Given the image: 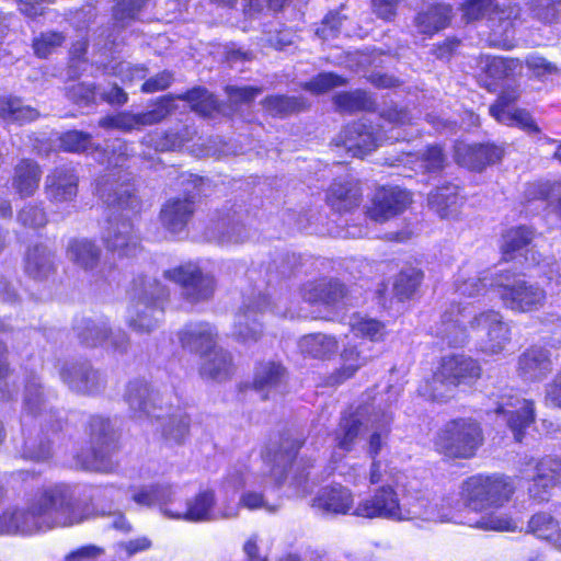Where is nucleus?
<instances>
[{"instance_id": "f257e3e1", "label": "nucleus", "mask_w": 561, "mask_h": 561, "mask_svg": "<svg viewBox=\"0 0 561 561\" xmlns=\"http://www.w3.org/2000/svg\"><path fill=\"white\" fill-rule=\"evenodd\" d=\"M87 518V507L70 486L56 484L38 490L27 508H8L0 515V534H32L68 527Z\"/></svg>"}, {"instance_id": "f03ea898", "label": "nucleus", "mask_w": 561, "mask_h": 561, "mask_svg": "<svg viewBox=\"0 0 561 561\" xmlns=\"http://www.w3.org/2000/svg\"><path fill=\"white\" fill-rule=\"evenodd\" d=\"M470 330L484 331L479 347L486 355L501 354L511 343V328L499 311L476 312L471 306L455 302L444 310L436 334L450 346H460Z\"/></svg>"}, {"instance_id": "7ed1b4c3", "label": "nucleus", "mask_w": 561, "mask_h": 561, "mask_svg": "<svg viewBox=\"0 0 561 561\" xmlns=\"http://www.w3.org/2000/svg\"><path fill=\"white\" fill-rule=\"evenodd\" d=\"M483 443L480 424L470 417H460L447 422L437 433L436 448L447 457L469 459Z\"/></svg>"}, {"instance_id": "20e7f679", "label": "nucleus", "mask_w": 561, "mask_h": 561, "mask_svg": "<svg viewBox=\"0 0 561 561\" xmlns=\"http://www.w3.org/2000/svg\"><path fill=\"white\" fill-rule=\"evenodd\" d=\"M515 488L508 477L477 474L461 485V497L473 511L502 506L513 495Z\"/></svg>"}, {"instance_id": "39448f33", "label": "nucleus", "mask_w": 561, "mask_h": 561, "mask_svg": "<svg viewBox=\"0 0 561 561\" xmlns=\"http://www.w3.org/2000/svg\"><path fill=\"white\" fill-rule=\"evenodd\" d=\"M491 287L502 300L504 307L518 312L535 311L543 307L547 294L537 284L515 278L510 273L494 277Z\"/></svg>"}, {"instance_id": "423d86ee", "label": "nucleus", "mask_w": 561, "mask_h": 561, "mask_svg": "<svg viewBox=\"0 0 561 561\" xmlns=\"http://www.w3.org/2000/svg\"><path fill=\"white\" fill-rule=\"evenodd\" d=\"M139 298L129 309L128 324L138 333L153 331L163 314L159 300L167 296V288L154 278H139Z\"/></svg>"}, {"instance_id": "0eeeda50", "label": "nucleus", "mask_w": 561, "mask_h": 561, "mask_svg": "<svg viewBox=\"0 0 561 561\" xmlns=\"http://www.w3.org/2000/svg\"><path fill=\"white\" fill-rule=\"evenodd\" d=\"M91 456H78V463L85 470L108 472L114 468L111 460L116 449V437L111 423L102 416H92L89 422Z\"/></svg>"}, {"instance_id": "6e6552de", "label": "nucleus", "mask_w": 561, "mask_h": 561, "mask_svg": "<svg viewBox=\"0 0 561 561\" xmlns=\"http://www.w3.org/2000/svg\"><path fill=\"white\" fill-rule=\"evenodd\" d=\"M364 518H385L392 520H410L411 516L424 515L416 510H408L407 504H400L397 492L390 485L375 490L370 497L360 501L352 513Z\"/></svg>"}, {"instance_id": "1a4fd4ad", "label": "nucleus", "mask_w": 561, "mask_h": 561, "mask_svg": "<svg viewBox=\"0 0 561 561\" xmlns=\"http://www.w3.org/2000/svg\"><path fill=\"white\" fill-rule=\"evenodd\" d=\"M163 275L167 279L180 285L183 298L191 304L208 300L214 295V277L204 274L198 266L192 263L164 271Z\"/></svg>"}, {"instance_id": "9d476101", "label": "nucleus", "mask_w": 561, "mask_h": 561, "mask_svg": "<svg viewBox=\"0 0 561 561\" xmlns=\"http://www.w3.org/2000/svg\"><path fill=\"white\" fill-rule=\"evenodd\" d=\"M533 465L535 472H528V468L522 469V474L531 478L528 488L530 497L539 502L547 501L550 491L561 483V458L557 456H545L539 460L531 459L526 467Z\"/></svg>"}, {"instance_id": "9b49d317", "label": "nucleus", "mask_w": 561, "mask_h": 561, "mask_svg": "<svg viewBox=\"0 0 561 561\" xmlns=\"http://www.w3.org/2000/svg\"><path fill=\"white\" fill-rule=\"evenodd\" d=\"M171 96L161 98L151 110L142 113L122 112L113 116H105L100 119L99 125L103 128H116L123 131L139 129L160 123L172 112Z\"/></svg>"}, {"instance_id": "f8f14e48", "label": "nucleus", "mask_w": 561, "mask_h": 561, "mask_svg": "<svg viewBox=\"0 0 561 561\" xmlns=\"http://www.w3.org/2000/svg\"><path fill=\"white\" fill-rule=\"evenodd\" d=\"M80 342L87 346L107 344L114 351L124 353L128 348V336L125 332L113 331L104 319H82L75 327Z\"/></svg>"}, {"instance_id": "ddd939ff", "label": "nucleus", "mask_w": 561, "mask_h": 561, "mask_svg": "<svg viewBox=\"0 0 561 561\" xmlns=\"http://www.w3.org/2000/svg\"><path fill=\"white\" fill-rule=\"evenodd\" d=\"M383 136L378 128L364 121L347 125L339 137L336 146H342L353 157L364 158L381 145Z\"/></svg>"}, {"instance_id": "4468645a", "label": "nucleus", "mask_w": 561, "mask_h": 561, "mask_svg": "<svg viewBox=\"0 0 561 561\" xmlns=\"http://www.w3.org/2000/svg\"><path fill=\"white\" fill-rule=\"evenodd\" d=\"M121 173V171H111L103 174L96 182V193L108 206L137 210L140 206V201L135 195L133 185L126 183Z\"/></svg>"}, {"instance_id": "2eb2a0df", "label": "nucleus", "mask_w": 561, "mask_h": 561, "mask_svg": "<svg viewBox=\"0 0 561 561\" xmlns=\"http://www.w3.org/2000/svg\"><path fill=\"white\" fill-rule=\"evenodd\" d=\"M494 412L505 416L516 442H522L525 430L535 421L534 402L518 396H503Z\"/></svg>"}, {"instance_id": "dca6fc26", "label": "nucleus", "mask_w": 561, "mask_h": 561, "mask_svg": "<svg viewBox=\"0 0 561 561\" xmlns=\"http://www.w3.org/2000/svg\"><path fill=\"white\" fill-rule=\"evenodd\" d=\"M376 407H381V404L380 402L376 403V399H374L373 402H365L356 411L341 417L335 432V442L340 449L348 453L354 448L362 428L369 426L368 417L373 416V408Z\"/></svg>"}, {"instance_id": "f3484780", "label": "nucleus", "mask_w": 561, "mask_h": 561, "mask_svg": "<svg viewBox=\"0 0 561 561\" xmlns=\"http://www.w3.org/2000/svg\"><path fill=\"white\" fill-rule=\"evenodd\" d=\"M79 175L72 167H57L45 179V194L54 204L70 203L78 195Z\"/></svg>"}, {"instance_id": "a211bd4d", "label": "nucleus", "mask_w": 561, "mask_h": 561, "mask_svg": "<svg viewBox=\"0 0 561 561\" xmlns=\"http://www.w3.org/2000/svg\"><path fill=\"white\" fill-rule=\"evenodd\" d=\"M411 203L410 193L400 187H382L376 192L367 216L377 222H383L402 213Z\"/></svg>"}, {"instance_id": "6ab92c4d", "label": "nucleus", "mask_w": 561, "mask_h": 561, "mask_svg": "<svg viewBox=\"0 0 561 561\" xmlns=\"http://www.w3.org/2000/svg\"><path fill=\"white\" fill-rule=\"evenodd\" d=\"M60 378L71 391L91 394L101 390L105 380L101 373L88 363H66L60 369Z\"/></svg>"}, {"instance_id": "aec40b11", "label": "nucleus", "mask_w": 561, "mask_h": 561, "mask_svg": "<svg viewBox=\"0 0 561 561\" xmlns=\"http://www.w3.org/2000/svg\"><path fill=\"white\" fill-rule=\"evenodd\" d=\"M103 241L110 251L119 256H135L141 250L139 236L129 219L110 221Z\"/></svg>"}, {"instance_id": "412c9836", "label": "nucleus", "mask_w": 561, "mask_h": 561, "mask_svg": "<svg viewBox=\"0 0 561 561\" xmlns=\"http://www.w3.org/2000/svg\"><path fill=\"white\" fill-rule=\"evenodd\" d=\"M550 351L539 345L526 348L518 357L517 374L525 381H540L551 374Z\"/></svg>"}, {"instance_id": "4be33fe9", "label": "nucleus", "mask_w": 561, "mask_h": 561, "mask_svg": "<svg viewBox=\"0 0 561 561\" xmlns=\"http://www.w3.org/2000/svg\"><path fill=\"white\" fill-rule=\"evenodd\" d=\"M440 375L447 377L449 385L456 389L461 383H469L480 377L478 362L465 355H450L442 358Z\"/></svg>"}, {"instance_id": "5701e85b", "label": "nucleus", "mask_w": 561, "mask_h": 561, "mask_svg": "<svg viewBox=\"0 0 561 561\" xmlns=\"http://www.w3.org/2000/svg\"><path fill=\"white\" fill-rule=\"evenodd\" d=\"M215 505V492L206 489L188 499L184 510H179L178 513H167L172 519H183L191 523L211 522L217 519V516L214 514Z\"/></svg>"}, {"instance_id": "b1692460", "label": "nucleus", "mask_w": 561, "mask_h": 561, "mask_svg": "<svg viewBox=\"0 0 561 561\" xmlns=\"http://www.w3.org/2000/svg\"><path fill=\"white\" fill-rule=\"evenodd\" d=\"M56 253L45 243L30 247L24 259L25 273L35 280H45L56 272Z\"/></svg>"}, {"instance_id": "393cba45", "label": "nucleus", "mask_w": 561, "mask_h": 561, "mask_svg": "<svg viewBox=\"0 0 561 561\" xmlns=\"http://www.w3.org/2000/svg\"><path fill=\"white\" fill-rule=\"evenodd\" d=\"M216 336L217 332L209 323L188 324L179 332L182 347L199 354L201 358L217 347Z\"/></svg>"}, {"instance_id": "a878e982", "label": "nucleus", "mask_w": 561, "mask_h": 561, "mask_svg": "<svg viewBox=\"0 0 561 561\" xmlns=\"http://www.w3.org/2000/svg\"><path fill=\"white\" fill-rule=\"evenodd\" d=\"M268 305L265 296L260 297L255 305H248L241 309L234 320V336L243 343L256 342L262 335V325L256 317Z\"/></svg>"}, {"instance_id": "bb28decb", "label": "nucleus", "mask_w": 561, "mask_h": 561, "mask_svg": "<svg viewBox=\"0 0 561 561\" xmlns=\"http://www.w3.org/2000/svg\"><path fill=\"white\" fill-rule=\"evenodd\" d=\"M502 156L503 150L494 145H463L456 149L457 162L473 171H482L486 165L501 160Z\"/></svg>"}, {"instance_id": "cd10ccee", "label": "nucleus", "mask_w": 561, "mask_h": 561, "mask_svg": "<svg viewBox=\"0 0 561 561\" xmlns=\"http://www.w3.org/2000/svg\"><path fill=\"white\" fill-rule=\"evenodd\" d=\"M451 16L453 8L448 4L428 5L416 13L413 26L417 34L431 37L447 27Z\"/></svg>"}, {"instance_id": "c85d7f7f", "label": "nucleus", "mask_w": 561, "mask_h": 561, "mask_svg": "<svg viewBox=\"0 0 561 561\" xmlns=\"http://www.w3.org/2000/svg\"><path fill=\"white\" fill-rule=\"evenodd\" d=\"M353 505V494L344 486L325 488L312 501V507L322 515L347 514Z\"/></svg>"}, {"instance_id": "c756f323", "label": "nucleus", "mask_w": 561, "mask_h": 561, "mask_svg": "<svg viewBox=\"0 0 561 561\" xmlns=\"http://www.w3.org/2000/svg\"><path fill=\"white\" fill-rule=\"evenodd\" d=\"M194 214V201L192 197L170 198L162 206L160 211V220L164 228L171 232L182 231L192 215Z\"/></svg>"}, {"instance_id": "7c9ffc66", "label": "nucleus", "mask_w": 561, "mask_h": 561, "mask_svg": "<svg viewBox=\"0 0 561 561\" xmlns=\"http://www.w3.org/2000/svg\"><path fill=\"white\" fill-rule=\"evenodd\" d=\"M392 413L381 407L373 408V416L368 417L371 433L367 440L366 453L369 458H377L388 444Z\"/></svg>"}, {"instance_id": "2f4dec72", "label": "nucleus", "mask_w": 561, "mask_h": 561, "mask_svg": "<svg viewBox=\"0 0 561 561\" xmlns=\"http://www.w3.org/2000/svg\"><path fill=\"white\" fill-rule=\"evenodd\" d=\"M124 398L135 416L152 415L158 407V393L144 380L130 381Z\"/></svg>"}, {"instance_id": "473e14b6", "label": "nucleus", "mask_w": 561, "mask_h": 561, "mask_svg": "<svg viewBox=\"0 0 561 561\" xmlns=\"http://www.w3.org/2000/svg\"><path fill=\"white\" fill-rule=\"evenodd\" d=\"M301 296L310 304L335 305L346 296V288L339 280L321 279L306 284Z\"/></svg>"}, {"instance_id": "72a5a7b5", "label": "nucleus", "mask_w": 561, "mask_h": 561, "mask_svg": "<svg viewBox=\"0 0 561 561\" xmlns=\"http://www.w3.org/2000/svg\"><path fill=\"white\" fill-rule=\"evenodd\" d=\"M358 182L352 179L335 181L331 184L327 201L332 209L344 213L354 209L360 203Z\"/></svg>"}, {"instance_id": "f704fd0d", "label": "nucleus", "mask_w": 561, "mask_h": 561, "mask_svg": "<svg viewBox=\"0 0 561 561\" xmlns=\"http://www.w3.org/2000/svg\"><path fill=\"white\" fill-rule=\"evenodd\" d=\"M463 204L459 195L458 186L446 184L437 187L428 196V205L440 217L445 219L456 218Z\"/></svg>"}, {"instance_id": "c9c22d12", "label": "nucleus", "mask_w": 561, "mask_h": 561, "mask_svg": "<svg viewBox=\"0 0 561 561\" xmlns=\"http://www.w3.org/2000/svg\"><path fill=\"white\" fill-rule=\"evenodd\" d=\"M70 262L84 271H93L100 263L102 249L87 238L71 239L66 249Z\"/></svg>"}, {"instance_id": "e433bc0d", "label": "nucleus", "mask_w": 561, "mask_h": 561, "mask_svg": "<svg viewBox=\"0 0 561 561\" xmlns=\"http://www.w3.org/2000/svg\"><path fill=\"white\" fill-rule=\"evenodd\" d=\"M201 359L199 374L205 379L222 381L233 374L232 357L224 348L216 347Z\"/></svg>"}, {"instance_id": "4c0bfd02", "label": "nucleus", "mask_w": 561, "mask_h": 561, "mask_svg": "<svg viewBox=\"0 0 561 561\" xmlns=\"http://www.w3.org/2000/svg\"><path fill=\"white\" fill-rule=\"evenodd\" d=\"M42 170L37 162L23 159L14 168L12 187L23 198L34 195L39 186Z\"/></svg>"}, {"instance_id": "58836bf2", "label": "nucleus", "mask_w": 561, "mask_h": 561, "mask_svg": "<svg viewBox=\"0 0 561 561\" xmlns=\"http://www.w3.org/2000/svg\"><path fill=\"white\" fill-rule=\"evenodd\" d=\"M285 367L275 362L259 363L254 370L253 388L260 392L277 390L286 381Z\"/></svg>"}, {"instance_id": "ea45409f", "label": "nucleus", "mask_w": 561, "mask_h": 561, "mask_svg": "<svg viewBox=\"0 0 561 561\" xmlns=\"http://www.w3.org/2000/svg\"><path fill=\"white\" fill-rule=\"evenodd\" d=\"M298 346L306 356L329 359L337 352L339 342L333 335L312 333L302 336L298 342Z\"/></svg>"}, {"instance_id": "a19ab883", "label": "nucleus", "mask_w": 561, "mask_h": 561, "mask_svg": "<svg viewBox=\"0 0 561 561\" xmlns=\"http://www.w3.org/2000/svg\"><path fill=\"white\" fill-rule=\"evenodd\" d=\"M528 531L540 539L553 542L561 550V533L558 520L549 513H537L528 522Z\"/></svg>"}, {"instance_id": "79ce46f5", "label": "nucleus", "mask_w": 561, "mask_h": 561, "mask_svg": "<svg viewBox=\"0 0 561 561\" xmlns=\"http://www.w3.org/2000/svg\"><path fill=\"white\" fill-rule=\"evenodd\" d=\"M414 161H417L420 164V168L423 169L426 172H438L440 171L446 161V156L443 152V149L439 146H430L427 147L421 158H416L415 156L411 153H405L396 161L389 162L390 165H399L401 163H412Z\"/></svg>"}, {"instance_id": "37998d69", "label": "nucleus", "mask_w": 561, "mask_h": 561, "mask_svg": "<svg viewBox=\"0 0 561 561\" xmlns=\"http://www.w3.org/2000/svg\"><path fill=\"white\" fill-rule=\"evenodd\" d=\"M334 105L341 112H373L376 110L375 101L363 90L337 93L333 98Z\"/></svg>"}, {"instance_id": "c03bdc74", "label": "nucleus", "mask_w": 561, "mask_h": 561, "mask_svg": "<svg viewBox=\"0 0 561 561\" xmlns=\"http://www.w3.org/2000/svg\"><path fill=\"white\" fill-rule=\"evenodd\" d=\"M341 367L333 374L335 382H343L367 364V357L355 345L345 346L341 353Z\"/></svg>"}, {"instance_id": "a18cd8bd", "label": "nucleus", "mask_w": 561, "mask_h": 561, "mask_svg": "<svg viewBox=\"0 0 561 561\" xmlns=\"http://www.w3.org/2000/svg\"><path fill=\"white\" fill-rule=\"evenodd\" d=\"M530 16L543 24H557L561 20V0H527Z\"/></svg>"}, {"instance_id": "49530a36", "label": "nucleus", "mask_w": 561, "mask_h": 561, "mask_svg": "<svg viewBox=\"0 0 561 561\" xmlns=\"http://www.w3.org/2000/svg\"><path fill=\"white\" fill-rule=\"evenodd\" d=\"M24 410L33 415L41 414L46 408V396L38 376L31 374L27 378L24 399Z\"/></svg>"}, {"instance_id": "de8ad7c7", "label": "nucleus", "mask_w": 561, "mask_h": 561, "mask_svg": "<svg viewBox=\"0 0 561 561\" xmlns=\"http://www.w3.org/2000/svg\"><path fill=\"white\" fill-rule=\"evenodd\" d=\"M262 105L272 116L285 117L300 112L305 107V102L296 96L272 95L265 98Z\"/></svg>"}, {"instance_id": "09e8293b", "label": "nucleus", "mask_w": 561, "mask_h": 561, "mask_svg": "<svg viewBox=\"0 0 561 561\" xmlns=\"http://www.w3.org/2000/svg\"><path fill=\"white\" fill-rule=\"evenodd\" d=\"M424 274L416 267L402 270L393 284L394 295L403 300L412 297L423 280Z\"/></svg>"}, {"instance_id": "8fccbe9b", "label": "nucleus", "mask_w": 561, "mask_h": 561, "mask_svg": "<svg viewBox=\"0 0 561 561\" xmlns=\"http://www.w3.org/2000/svg\"><path fill=\"white\" fill-rule=\"evenodd\" d=\"M522 61L516 58L499 56L486 57L484 64L485 73L493 79L514 77L522 71Z\"/></svg>"}, {"instance_id": "3c124183", "label": "nucleus", "mask_w": 561, "mask_h": 561, "mask_svg": "<svg viewBox=\"0 0 561 561\" xmlns=\"http://www.w3.org/2000/svg\"><path fill=\"white\" fill-rule=\"evenodd\" d=\"M455 388L449 385L447 377L440 375V367L434 373L430 380L420 386L419 392L430 400H447L453 396Z\"/></svg>"}, {"instance_id": "603ef678", "label": "nucleus", "mask_w": 561, "mask_h": 561, "mask_svg": "<svg viewBox=\"0 0 561 561\" xmlns=\"http://www.w3.org/2000/svg\"><path fill=\"white\" fill-rule=\"evenodd\" d=\"M494 283V278L492 280L489 279L486 275H467L466 273H460L456 280V291L466 297H477L482 294L486 286Z\"/></svg>"}, {"instance_id": "864d4df0", "label": "nucleus", "mask_w": 561, "mask_h": 561, "mask_svg": "<svg viewBox=\"0 0 561 561\" xmlns=\"http://www.w3.org/2000/svg\"><path fill=\"white\" fill-rule=\"evenodd\" d=\"M408 510H416L423 512L424 515L411 516L410 519H423L431 522L449 520V514L445 512L437 502H433L426 497L416 499L414 503L407 504Z\"/></svg>"}, {"instance_id": "5fc2aeb1", "label": "nucleus", "mask_w": 561, "mask_h": 561, "mask_svg": "<svg viewBox=\"0 0 561 561\" xmlns=\"http://www.w3.org/2000/svg\"><path fill=\"white\" fill-rule=\"evenodd\" d=\"M190 419L185 414H178L169 417L163 426L164 439L172 444H182L188 434Z\"/></svg>"}, {"instance_id": "6e6d98bb", "label": "nucleus", "mask_w": 561, "mask_h": 561, "mask_svg": "<svg viewBox=\"0 0 561 561\" xmlns=\"http://www.w3.org/2000/svg\"><path fill=\"white\" fill-rule=\"evenodd\" d=\"M65 42L62 33L58 32H43L35 36L32 41L34 54L39 58H46Z\"/></svg>"}, {"instance_id": "4d7b16f0", "label": "nucleus", "mask_w": 561, "mask_h": 561, "mask_svg": "<svg viewBox=\"0 0 561 561\" xmlns=\"http://www.w3.org/2000/svg\"><path fill=\"white\" fill-rule=\"evenodd\" d=\"M534 238V231L527 227L510 229L503 236L502 249L505 255L516 252L528 245Z\"/></svg>"}, {"instance_id": "13d9d810", "label": "nucleus", "mask_w": 561, "mask_h": 561, "mask_svg": "<svg viewBox=\"0 0 561 561\" xmlns=\"http://www.w3.org/2000/svg\"><path fill=\"white\" fill-rule=\"evenodd\" d=\"M60 147L68 152H85L90 149L98 150L93 146L92 136L79 130H69L60 137Z\"/></svg>"}, {"instance_id": "bf43d9fd", "label": "nucleus", "mask_w": 561, "mask_h": 561, "mask_svg": "<svg viewBox=\"0 0 561 561\" xmlns=\"http://www.w3.org/2000/svg\"><path fill=\"white\" fill-rule=\"evenodd\" d=\"M470 526L482 530L494 531H515L518 529V526L514 520L507 516L495 513L482 515L474 523L470 524Z\"/></svg>"}, {"instance_id": "052dcab7", "label": "nucleus", "mask_w": 561, "mask_h": 561, "mask_svg": "<svg viewBox=\"0 0 561 561\" xmlns=\"http://www.w3.org/2000/svg\"><path fill=\"white\" fill-rule=\"evenodd\" d=\"M520 15V9L516 4H508L500 7L497 3L493 10V19L492 22H497L499 31L502 35L508 36L511 30L513 28L514 21L517 20Z\"/></svg>"}, {"instance_id": "680f3d73", "label": "nucleus", "mask_w": 561, "mask_h": 561, "mask_svg": "<svg viewBox=\"0 0 561 561\" xmlns=\"http://www.w3.org/2000/svg\"><path fill=\"white\" fill-rule=\"evenodd\" d=\"M494 0H467L462 4V18L467 22L488 18L493 19Z\"/></svg>"}, {"instance_id": "e2e57ef3", "label": "nucleus", "mask_w": 561, "mask_h": 561, "mask_svg": "<svg viewBox=\"0 0 561 561\" xmlns=\"http://www.w3.org/2000/svg\"><path fill=\"white\" fill-rule=\"evenodd\" d=\"M145 141L152 144L156 150L167 151L182 147L186 141H188V137L180 131L170 130L161 135H149L145 138Z\"/></svg>"}, {"instance_id": "0e129e2a", "label": "nucleus", "mask_w": 561, "mask_h": 561, "mask_svg": "<svg viewBox=\"0 0 561 561\" xmlns=\"http://www.w3.org/2000/svg\"><path fill=\"white\" fill-rule=\"evenodd\" d=\"M352 331L356 336L367 337L370 341H379L385 334V325L375 319L362 318L352 322Z\"/></svg>"}, {"instance_id": "69168bd1", "label": "nucleus", "mask_w": 561, "mask_h": 561, "mask_svg": "<svg viewBox=\"0 0 561 561\" xmlns=\"http://www.w3.org/2000/svg\"><path fill=\"white\" fill-rule=\"evenodd\" d=\"M222 229L219 242L225 244L242 243L249 238V232L239 220H224L220 224Z\"/></svg>"}, {"instance_id": "338daca9", "label": "nucleus", "mask_w": 561, "mask_h": 561, "mask_svg": "<svg viewBox=\"0 0 561 561\" xmlns=\"http://www.w3.org/2000/svg\"><path fill=\"white\" fill-rule=\"evenodd\" d=\"M500 119L497 122L506 125L517 124L520 128L526 130L529 134H539L540 128L531 117V115L525 111L516 108L511 111L510 113L500 114Z\"/></svg>"}, {"instance_id": "774afa93", "label": "nucleus", "mask_w": 561, "mask_h": 561, "mask_svg": "<svg viewBox=\"0 0 561 561\" xmlns=\"http://www.w3.org/2000/svg\"><path fill=\"white\" fill-rule=\"evenodd\" d=\"M346 79L332 72H323L305 84V89L313 93H324L336 87L346 84Z\"/></svg>"}]
</instances>
